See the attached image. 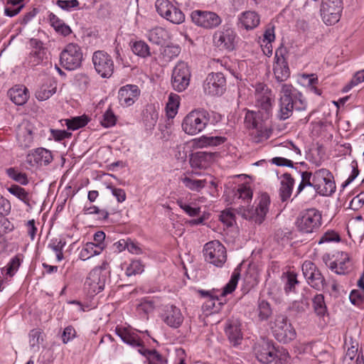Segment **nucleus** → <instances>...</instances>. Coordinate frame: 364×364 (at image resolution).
<instances>
[{"label":"nucleus","mask_w":364,"mask_h":364,"mask_svg":"<svg viewBox=\"0 0 364 364\" xmlns=\"http://www.w3.org/2000/svg\"><path fill=\"white\" fill-rule=\"evenodd\" d=\"M307 102L301 92L290 84H283L279 92L277 117L280 120L289 119L294 110L304 111Z\"/></svg>","instance_id":"1"},{"label":"nucleus","mask_w":364,"mask_h":364,"mask_svg":"<svg viewBox=\"0 0 364 364\" xmlns=\"http://www.w3.org/2000/svg\"><path fill=\"white\" fill-rule=\"evenodd\" d=\"M254 353L259 362L263 364H269L274 362L275 364H282V360H286L288 352L276 348L274 342L262 338L255 343Z\"/></svg>","instance_id":"2"},{"label":"nucleus","mask_w":364,"mask_h":364,"mask_svg":"<svg viewBox=\"0 0 364 364\" xmlns=\"http://www.w3.org/2000/svg\"><path fill=\"white\" fill-rule=\"evenodd\" d=\"M270 201L269 196L267 193H262L255 200V206L245 208V205H241L235 210L243 218L260 225L265 220Z\"/></svg>","instance_id":"3"},{"label":"nucleus","mask_w":364,"mask_h":364,"mask_svg":"<svg viewBox=\"0 0 364 364\" xmlns=\"http://www.w3.org/2000/svg\"><path fill=\"white\" fill-rule=\"evenodd\" d=\"M295 225L303 234L316 232L322 225V213L315 208L305 209L298 215Z\"/></svg>","instance_id":"4"},{"label":"nucleus","mask_w":364,"mask_h":364,"mask_svg":"<svg viewBox=\"0 0 364 364\" xmlns=\"http://www.w3.org/2000/svg\"><path fill=\"white\" fill-rule=\"evenodd\" d=\"M210 121V114L204 109L189 112L182 122V129L188 134L195 135L205 129Z\"/></svg>","instance_id":"5"},{"label":"nucleus","mask_w":364,"mask_h":364,"mask_svg":"<svg viewBox=\"0 0 364 364\" xmlns=\"http://www.w3.org/2000/svg\"><path fill=\"white\" fill-rule=\"evenodd\" d=\"M270 326L274 337L280 343H287L296 338V331L284 315L276 316Z\"/></svg>","instance_id":"6"},{"label":"nucleus","mask_w":364,"mask_h":364,"mask_svg":"<svg viewBox=\"0 0 364 364\" xmlns=\"http://www.w3.org/2000/svg\"><path fill=\"white\" fill-rule=\"evenodd\" d=\"M83 60L82 50L77 43H68L60 55V65L66 70L79 68Z\"/></svg>","instance_id":"7"},{"label":"nucleus","mask_w":364,"mask_h":364,"mask_svg":"<svg viewBox=\"0 0 364 364\" xmlns=\"http://www.w3.org/2000/svg\"><path fill=\"white\" fill-rule=\"evenodd\" d=\"M312 184L315 191L322 196H331L336 191V183L331 172L321 168L313 173Z\"/></svg>","instance_id":"8"},{"label":"nucleus","mask_w":364,"mask_h":364,"mask_svg":"<svg viewBox=\"0 0 364 364\" xmlns=\"http://www.w3.org/2000/svg\"><path fill=\"white\" fill-rule=\"evenodd\" d=\"M203 252L205 260L217 267H222L227 260L226 248L218 240L207 242Z\"/></svg>","instance_id":"9"},{"label":"nucleus","mask_w":364,"mask_h":364,"mask_svg":"<svg viewBox=\"0 0 364 364\" xmlns=\"http://www.w3.org/2000/svg\"><path fill=\"white\" fill-rule=\"evenodd\" d=\"M343 10L342 0H322L321 4V16L326 25H333L341 18Z\"/></svg>","instance_id":"10"},{"label":"nucleus","mask_w":364,"mask_h":364,"mask_svg":"<svg viewBox=\"0 0 364 364\" xmlns=\"http://www.w3.org/2000/svg\"><path fill=\"white\" fill-rule=\"evenodd\" d=\"M191 73L188 64L179 61L173 68L171 75V85L174 90L184 91L190 84Z\"/></svg>","instance_id":"11"},{"label":"nucleus","mask_w":364,"mask_h":364,"mask_svg":"<svg viewBox=\"0 0 364 364\" xmlns=\"http://www.w3.org/2000/svg\"><path fill=\"white\" fill-rule=\"evenodd\" d=\"M302 272L307 283L314 289L323 290L327 283L321 271L311 261H305L301 266Z\"/></svg>","instance_id":"12"},{"label":"nucleus","mask_w":364,"mask_h":364,"mask_svg":"<svg viewBox=\"0 0 364 364\" xmlns=\"http://www.w3.org/2000/svg\"><path fill=\"white\" fill-rule=\"evenodd\" d=\"M95 71L103 78L112 76L114 72V62L110 55L104 50L95 51L92 58Z\"/></svg>","instance_id":"13"},{"label":"nucleus","mask_w":364,"mask_h":364,"mask_svg":"<svg viewBox=\"0 0 364 364\" xmlns=\"http://www.w3.org/2000/svg\"><path fill=\"white\" fill-rule=\"evenodd\" d=\"M191 18L195 25L205 29H213L222 23L216 13L209 11L194 10L191 14Z\"/></svg>","instance_id":"14"},{"label":"nucleus","mask_w":364,"mask_h":364,"mask_svg":"<svg viewBox=\"0 0 364 364\" xmlns=\"http://www.w3.org/2000/svg\"><path fill=\"white\" fill-rule=\"evenodd\" d=\"M205 94L211 96H220L226 90V79L222 72L208 74L204 84Z\"/></svg>","instance_id":"15"},{"label":"nucleus","mask_w":364,"mask_h":364,"mask_svg":"<svg viewBox=\"0 0 364 364\" xmlns=\"http://www.w3.org/2000/svg\"><path fill=\"white\" fill-rule=\"evenodd\" d=\"M105 264L100 267H95L89 273L85 282V288L90 295H95L101 292L105 286L106 275L103 274Z\"/></svg>","instance_id":"16"},{"label":"nucleus","mask_w":364,"mask_h":364,"mask_svg":"<svg viewBox=\"0 0 364 364\" xmlns=\"http://www.w3.org/2000/svg\"><path fill=\"white\" fill-rule=\"evenodd\" d=\"M285 51V48L279 47L276 50L274 56L273 71L275 78L280 82L286 81L290 76L288 63L284 56Z\"/></svg>","instance_id":"17"},{"label":"nucleus","mask_w":364,"mask_h":364,"mask_svg":"<svg viewBox=\"0 0 364 364\" xmlns=\"http://www.w3.org/2000/svg\"><path fill=\"white\" fill-rule=\"evenodd\" d=\"M34 129L33 125L27 120H23L18 125L16 136L19 146L27 149L32 146Z\"/></svg>","instance_id":"18"},{"label":"nucleus","mask_w":364,"mask_h":364,"mask_svg":"<svg viewBox=\"0 0 364 364\" xmlns=\"http://www.w3.org/2000/svg\"><path fill=\"white\" fill-rule=\"evenodd\" d=\"M235 32L230 29L219 30L213 34V43L220 49L233 50L235 47Z\"/></svg>","instance_id":"19"},{"label":"nucleus","mask_w":364,"mask_h":364,"mask_svg":"<svg viewBox=\"0 0 364 364\" xmlns=\"http://www.w3.org/2000/svg\"><path fill=\"white\" fill-rule=\"evenodd\" d=\"M31 50L27 58L28 63L31 67H35L43 63L46 55V48L43 43L37 38H32L29 40Z\"/></svg>","instance_id":"20"},{"label":"nucleus","mask_w":364,"mask_h":364,"mask_svg":"<svg viewBox=\"0 0 364 364\" xmlns=\"http://www.w3.org/2000/svg\"><path fill=\"white\" fill-rule=\"evenodd\" d=\"M53 159L50 151L45 148H37L32 150L26 156V162L31 166H47Z\"/></svg>","instance_id":"21"},{"label":"nucleus","mask_w":364,"mask_h":364,"mask_svg":"<svg viewBox=\"0 0 364 364\" xmlns=\"http://www.w3.org/2000/svg\"><path fill=\"white\" fill-rule=\"evenodd\" d=\"M256 105L266 113L272 109V91L263 83H257L255 86Z\"/></svg>","instance_id":"22"},{"label":"nucleus","mask_w":364,"mask_h":364,"mask_svg":"<svg viewBox=\"0 0 364 364\" xmlns=\"http://www.w3.org/2000/svg\"><path fill=\"white\" fill-rule=\"evenodd\" d=\"M141 90L136 85L128 84L119 88L118 98L123 107L132 105L139 97Z\"/></svg>","instance_id":"23"},{"label":"nucleus","mask_w":364,"mask_h":364,"mask_svg":"<svg viewBox=\"0 0 364 364\" xmlns=\"http://www.w3.org/2000/svg\"><path fill=\"white\" fill-rule=\"evenodd\" d=\"M213 159L212 152L196 151L190 155L189 164L193 169H205L210 166Z\"/></svg>","instance_id":"24"},{"label":"nucleus","mask_w":364,"mask_h":364,"mask_svg":"<svg viewBox=\"0 0 364 364\" xmlns=\"http://www.w3.org/2000/svg\"><path fill=\"white\" fill-rule=\"evenodd\" d=\"M116 334L122 341L132 347L144 348V341L138 333L130 328L117 326L115 329Z\"/></svg>","instance_id":"25"},{"label":"nucleus","mask_w":364,"mask_h":364,"mask_svg":"<svg viewBox=\"0 0 364 364\" xmlns=\"http://www.w3.org/2000/svg\"><path fill=\"white\" fill-rule=\"evenodd\" d=\"M260 23V16L255 11H245L238 16V26L247 31L256 28Z\"/></svg>","instance_id":"26"},{"label":"nucleus","mask_w":364,"mask_h":364,"mask_svg":"<svg viewBox=\"0 0 364 364\" xmlns=\"http://www.w3.org/2000/svg\"><path fill=\"white\" fill-rule=\"evenodd\" d=\"M225 331L232 346H237L241 343L243 336L241 331V323L238 320H228Z\"/></svg>","instance_id":"27"},{"label":"nucleus","mask_w":364,"mask_h":364,"mask_svg":"<svg viewBox=\"0 0 364 364\" xmlns=\"http://www.w3.org/2000/svg\"><path fill=\"white\" fill-rule=\"evenodd\" d=\"M193 175L199 176L200 173L197 171L187 172L180 178V181L183 183L184 186L196 192H200L207 184L206 179H196L193 177Z\"/></svg>","instance_id":"28"},{"label":"nucleus","mask_w":364,"mask_h":364,"mask_svg":"<svg viewBox=\"0 0 364 364\" xmlns=\"http://www.w3.org/2000/svg\"><path fill=\"white\" fill-rule=\"evenodd\" d=\"M164 321L171 328H178L183 321L181 310L175 306H167L163 316Z\"/></svg>","instance_id":"29"},{"label":"nucleus","mask_w":364,"mask_h":364,"mask_svg":"<svg viewBox=\"0 0 364 364\" xmlns=\"http://www.w3.org/2000/svg\"><path fill=\"white\" fill-rule=\"evenodd\" d=\"M341 257L335 261L329 263V269L337 274H346L348 272L350 267V259L348 255L346 252H338Z\"/></svg>","instance_id":"30"},{"label":"nucleus","mask_w":364,"mask_h":364,"mask_svg":"<svg viewBox=\"0 0 364 364\" xmlns=\"http://www.w3.org/2000/svg\"><path fill=\"white\" fill-rule=\"evenodd\" d=\"M294 186V179L290 173H285L281 176L279 195L282 202H286L290 198Z\"/></svg>","instance_id":"31"},{"label":"nucleus","mask_w":364,"mask_h":364,"mask_svg":"<svg viewBox=\"0 0 364 364\" xmlns=\"http://www.w3.org/2000/svg\"><path fill=\"white\" fill-rule=\"evenodd\" d=\"M57 82L52 78H47L36 92V97L40 101L46 100L55 93Z\"/></svg>","instance_id":"32"},{"label":"nucleus","mask_w":364,"mask_h":364,"mask_svg":"<svg viewBox=\"0 0 364 364\" xmlns=\"http://www.w3.org/2000/svg\"><path fill=\"white\" fill-rule=\"evenodd\" d=\"M10 100L16 105H23L28 99V89L25 86L16 85L8 91Z\"/></svg>","instance_id":"33"},{"label":"nucleus","mask_w":364,"mask_h":364,"mask_svg":"<svg viewBox=\"0 0 364 364\" xmlns=\"http://www.w3.org/2000/svg\"><path fill=\"white\" fill-rule=\"evenodd\" d=\"M23 255L17 254L10 259L4 268H1V274L4 275L6 279L12 278L15 275L23 262Z\"/></svg>","instance_id":"34"},{"label":"nucleus","mask_w":364,"mask_h":364,"mask_svg":"<svg viewBox=\"0 0 364 364\" xmlns=\"http://www.w3.org/2000/svg\"><path fill=\"white\" fill-rule=\"evenodd\" d=\"M198 293L202 297L207 299L203 304L207 310H219L223 302L218 295H214L213 292L205 290H199Z\"/></svg>","instance_id":"35"},{"label":"nucleus","mask_w":364,"mask_h":364,"mask_svg":"<svg viewBox=\"0 0 364 364\" xmlns=\"http://www.w3.org/2000/svg\"><path fill=\"white\" fill-rule=\"evenodd\" d=\"M138 352L144 356L149 364H167V360L156 350H149L144 348H139Z\"/></svg>","instance_id":"36"},{"label":"nucleus","mask_w":364,"mask_h":364,"mask_svg":"<svg viewBox=\"0 0 364 364\" xmlns=\"http://www.w3.org/2000/svg\"><path fill=\"white\" fill-rule=\"evenodd\" d=\"M48 19L50 25L56 32L60 33L64 36H67L71 33V29L69 26L66 25L63 20L60 19L53 13H50L48 15Z\"/></svg>","instance_id":"37"},{"label":"nucleus","mask_w":364,"mask_h":364,"mask_svg":"<svg viewBox=\"0 0 364 364\" xmlns=\"http://www.w3.org/2000/svg\"><path fill=\"white\" fill-rule=\"evenodd\" d=\"M104 245H95V242H87L80 253L82 259L86 260L90 257L100 255L104 249Z\"/></svg>","instance_id":"38"},{"label":"nucleus","mask_w":364,"mask_h":364,"mask_svg":"<svg viewBox=\"0 0 364 364\" xmlns=\"http://www.w3.org/2000/svg\"><path fill=\"white\" fill-rule=\"evenodd\" d=\"M264 124L261 119L260 113L247 110L245 117V125L248 129H253L261 127Z\"/></svg>","instance_id":"39"},{"label":"nucleus","mask_w":364,"mask_h":364,"mask_svg":"<svg viewBox=\"0 0 364 364\" xmlns=\"http://www.w3.org/2000/svg\"><path fill=\"white\" fill-rule=\"evenodd\" d=\"M240 270L241 269L240 266L237 267L234 269L230 281L223 287V291L220 294V296L224 297L227 294H231L232 291H235L240 277Z\"/></svg>","instance_id":"40"},{"label":"nucleus","mask_w":364,"mask_h":364,"mask_svg":"<svg viewBox=\"0 0 364 364\" xmlns=\"http://www.w3.org/2000/svg\"><path fill=\"white\" fill-rule=\"evenodd\" d=\"M284 277L286 279L284 287L285 293H295L296 287L300 284V282L297 279V274L294 272H287L284 274Z\"/></svg>","instance_id":"41"},{"label":"nucleus","mask_w":364,"mask_h":364,"mask_svg":"<svg viewBox=\"0 0 364 364\" xmlns=\"http://www.w3.org/2000/svg\"><path fill=\"white\" fill-rule=\"evenodd\" d=\"M8 191L16 196L18 199L21 200L26 205L30 206V195L28 191H26L25 188L21 186L13 184L10 187L7 188Z\"/></svg>","instance_id":"42"},{"label":"nucleus","mask_w":364,"mask_h":364,"mask_svg":"<svg viewBox=\"0 0 364 364\" xmlns=\"http://www.w3.org/2000/svg\"><path fill=\"white\" fill-rule=\"evenodd\" d=\"M149 40L156 45H162L167 38V32L161 27H156L149 32Z\"/></svg>","instance_id":"43"},{"label":"nucleus","mask_w":364,"mask_h":364,"mask_svg":"<svg viewBox=\"0 0 364 364\" xmlns=\"http://www.w3.org/2000/svg\"><path fill=\"white\" fill-rule=\"evenodd\" d=\"M164 18L174 24H181L185 21V14L180 9L173 4L168 11L167 15L164 16Z\"/></svg>","instance_id":"44"},{"label":"nucleus","mask_w":364,"mask_h":364,"mask_svg":"<svg viewBox=\"0 0 364 364\" xmlns=\"http://www.w3.org/2000/svg\"><path fill=\"white\" fill-rule=\"evenodd\" d=\"M8 176L14 181L20 183L21 186H26L29 181L26 173L20 172L16 168H9L6 169Z\"/></svg>","instance_id":"45"},{"label":"nucleus","mask_w":364,"mask_h":364,"mask_svg":"<svg viewBox=\"0 0 364 364\" xmlns=\"http://www.w3.org/2000/svg\"><path fill=\"white\" fill-rule=\"evenodd\" d=\"M89 122V118L86 115L73 117L65 119V124L68 129L76 130L85 127Z\"/></svg>","instance_id":"46"},{"label":"nucleus","mask_w":364,"mask_h":364,"mask_svg":"<svg viewBox=\"0 0 364 364\" xmlns=\"http://www.w3.org/2000/svg\"><path fill=\"white\" fill-rule=\"evenodd\" d=\"M313 308L315 313L319 316H323L327 312V307L324 301V296L316 294L312 299Z\"/></svg>","instance_id":"47"},{"label":"nucleus","mask_w":364,"mask_h":364,"mask_svg":"<svg viewBox=\"0 0 364 364\" xmlns=\"http://www.w3.org/2000/svg\"><path fill=\"white\" fill-rule=\"evenodd\" d=\"M132 50L135 55L143 58L151 55L149 46L141 41L134 42L132 46Z\"/></svg>","instance_id":"48"},{"label":"nucleus","mask_w":364,"mask_h":364,"mask_svg":"<svg viewBox=\"0 0 364 364\" xmlns=\"http://www.w3.org/2000/svg\"><path fill=\"white\" fill-rule=\"evenodd\" d=\"M226 140L223 136H203L198 139L199 146H215L223 144Z\"/></svg>","instance_id":"49"},{"label":"nucleus","mask_w":364,"mask_h":364,"mask_svg":"<svg viewBox=\"0 0 364 364\" xmlns=\"http://www.w3.org/2000/svg\"><path fill=\"white\" fill-rule=\"evenodd\" d=\"M250 134L255 143H259L269 137L270 132L262 124L261 127L253 129Z\"/></svg>","instance_id":"50"},{"label":"nucleus","mask_w":364,"mask_h":364,"mask_svg":"<svg viewBox=\"0 0 364 364\" xmlns=\"http://www.w3.org/2000/svg\"><path fill=\"white\" fill-rule=\"evenodd\" d=\"M252 191L250 187L245 184L238 186L237 191L235 194L237 199H242L244 203H248L252 198Z\"/></svg>","instance_id":"51"},{"label":"nucleus","mask_w":364,"mask_h":364,"mask_svg":"<svg viewBox=\"0 0 364 364\" xmlns=\"http://www.w3.org/2000/svg\"><path fill=\"white\" fill-rule=\"evenodd\" d=\"M179 104V96L171 93L166 104V112L169 117H173L176 114Z\"/></svg>","instance_id":"52"},{"label":"nucleus","mask_w":364,"mask_h":364,"mask_svg":"<svg viewBox=\"0 0 364 364\" xmlns=\"http://www.w3.org/2000/svg\"><path fill=\"white\" fill-rule=\"evenodd\" d=\"M181 53L179 46L170 45L164 47L161 54L166 62L171 61L173 58L177 57Z\"/></svg>","instance_id":"53"},{"label":"nucleus","mask_w":364,"mask_h":364,"mask_svg":"<svg viewBox=\"0 0 364 364\" xmlns=\"http://www.w3.org/2000/svg\"><path fill=\"white\" fill-rule=\"evenodd\" d=\"M257 311L258 316L260 321L267 320L272 314L270 304L265 300L259 301Z\"/></svg>","instance_id":"54"},{"label":"nucleus","mask_w":364,"mask_h":364,"mask_svg":"<svg viewBox=\"0 0 364 364\" xmlns=\"http://www.w3.org/2000/svg\"><path fill=\"white\" fill-rule=\"evenodd\" d=\"M29 345L31 348L37 347L43 341V331L40 328H33L29 332Z\"/></svg>","instance_id":"55"},{"label":"nucleus","mask_w":364,"mask_h":364,"mask_svg":"<svg viewBox=\"0 0 364 364\" xmlns=\"http://www.w3.org/2000/svg\"><path fill=\"white\" fill-rule=\"evenodd\" d=\"M350 346L348 347L346 353L343 358V362L349 364L348 360H352L355 356L358 357V343L356 341H353V338L350 337L349 339Z\"/></svg>","instance_id":"56"},{"label":"nucleus","mask_w":364,"mask_h":364,"mask_svg":"<svg viewBox=\"0 0 364 364\" xmlns=\"http://www.w3.org/2000/svg\"><path fill=\"white\" fill-rule=\"evenodd\" d=\"M154 309V302L151 300H142L136 306V311L144 316H147Z\"/></svg>","instance_id":"57"},{"label":"nucleus","mask_w":364,"mask_h":364,"mask_svg":"<svg viewBox=\"0 0 364 364\" xmlns=\"http://www.w3.org/2000/svg\"><path fill=\"white\" fill-rule=\"evenodd\" d=\"M144 271V265L139 260H133L127 267L125 274L128 277L141 274Z\"/></svg>","instance_id":"58"},{"label":"nucleus","mask_w":364,"mask_h":364,"mask_svg":"<svg viewBox=\"0 0 364 364\" xmlns=\"http://www.w3.org/2000/svg\"><path fill=\"white\" fill-rule=\"evenodd\" d=\"M172 5L173 4L168 0H156L155 3L157 13L163 18L167 15Z\"/></svg>","instance_id":"59"},{"label":"nucleus","mask_w":364,"mask_h":364,"mask_svg":"<svg viewBox=\"0 0 364 364\" xmlns=\"http://www.w3.org/2000/svg\"><path fill=\"white\" fill-rule=\"evenodd\" d=\"M117 117L111 109H108L103 114L101 124L104 127H111L116 124Z\"/></svg>","instance_id":"60"},{"label":"nucleus","mask_w":364,"mask_h":364,"mask_svg":"<svg viewBox=\"0 0 364 364\" xmlns=\"http://www.w3.org/2000/svg\"><path fill=\"white\" fill-rule=\"evenodd\" d=\"M363 82H364V69L355 73L350 82L344 87L343 90L348 92L354 86Z\"/></svg>","instance_id":"61"},{"label":"nucleus","mask_w":364,"mask_h":364,"mask_svg":"<svg viewBox=\"0 0 364 364\" xmlns=\"http://www.w3.org/2000/svg\"><path fill=\"white\" fill-rule=\"evenodd\" d=\"M340 240L341 237L338 232L333 230H328L321 237L318 244L330 242H339Z\"/></svg>","instance_id":"62"},{"label":"nucleus","mask_w":364,"mask_h":364,"mask_svg":"<svg viewBox=\"0 0 364 364\" xmlns=\"http://www.w3.org/2000/svg\"><path fill=\"white\" fill-rule=\"evenodd\" d=\"M220 220L228 226H232L235 222V214L232 209H226L221 212Z\"/></svg>","instance_id":"63"},{"label":"nucleus","mask_w":364,"mask_h":364,"mask_svg":"<svg viewBox=\"0 0 364 364\" xmlns=\"http://www.w3.org/2000/svg\"><path fill=\"white\" fill-rule=\"evenodd\" d=\"M107 188L111 191L112 195L116 198L118 203H123L125 201L127 196L124 189L116 188L111 184L108 185Z\"/></svg>","instance_id":"64"}]
</instances>
